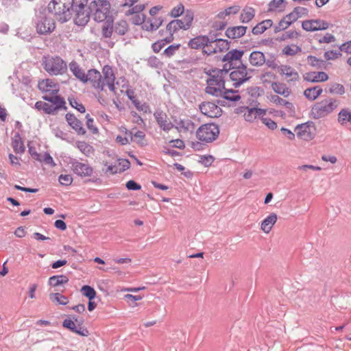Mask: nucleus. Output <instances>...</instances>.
Listing matches in <instances>:
<instances>
[{
    "label": "nucleus",
    "instance_id": "09e8293b",
    "mask_svg": "<svg viewBox=\"0 0 351 351\" xmlns=\"http://www.w3.org/2000/svg\"><path fill=\"white\" fill-rule=\"evenodd\" d=\"M328 92L334 95H343L345 93L344 86L339 83H331L328 86Z\"/></svg>",
    "mask_w": 351,
    "mask_h": 351
},
{
    "label": "nucleus",
    "instance_id": "c85d7f7f",
    "mask_svg": "<svg viewBox=\"0 0 351 351\" xmlns=\"http://www.w3.org/2000/svg\"><path fill=\"white\" fill-rule=\"evenodd\" d=\"M208 38L206 36H199L189 40L188 45L191 49H198L202 48L204 51V47L206 46Z\"/></svg>",
    "mask_w": 351,
    "mask_h": 351
},
{
    "label": "nucleus",
    "instance_id": "473e14b6",
    "mask_svg": "<svg viewBox=\"0 0 351 351\" xmlns=\"http://www.w3.org/2000/svg\"><path fill=\"white\" fill-rule=\"evenodd\" d=\"M244 51L243 50L232 49L226 53V54L223 57L222 60L223 62H228V63L241 60Z\"/></svg>",
    "mask_w": 351,
    "mask_h": 351
},
{
    "label": "nucleus",
    "instance_id": "9b49d317",
    "mask_svg": "<svg viewBox=\"0 0 351 351\" xmlns=\"http://www.w3.org/2000/svg\"><path fill=\"white\" fill-rule=\"evenodd\" d=\"M102 73L104 75V77H102L103 80L105 84V86L106 85L108 88L109 93H108L110 96L111 100L112 95L116 94V88L114 85L115 75L112 67L108 65H106L104 66L102 69Z\"/></svg>",
    "mask_w": 351,
    "mask_h": 351
},
{
    "label": "nucleus",
    "instance_id": "39448f33",
    "mask_svg": "<svg viewBox=\"0 0 351 351\" xmlns=\"http://www.w3.org/2000/svg\"><path fill=\"white\" fill-rule=\"evenodd\" d=\"M193 21V13L190 10H186L182 19H176L171 21L167 25V30L169 32V36L166 40L167 42L173 40V34L179 29H189Z\"/></svg>",
    "mask_w": 351,
    "mask_h": 351
},
{
    "label": "nucleus",
    "instance_id": "603ef678",
    "mask_svg": "<svg viewBox=\"0 0 351 351\" xmlns=\"http://www.w3.org/2000/svg\"><path fill=\"white\" fill-rule=\"evenodd\" d=\"M81 293L84 296L88 298L89 300H93L97 294L95 290L88 285L83 286L81 288Z\"/></svg>",
    "mask_w": 351,
    "mask_h": 351
},
{
    "label": "nucleus",
    "instance_id": "5701e85b",
    "mask_svg": "<svg viewBox=\"0 0 351 351\" xmlns=\"http://www.w3.org/2000/svg\"><path fill=\"white\" fill-rule=\"evenodd\" d=\"M280 75L285 76L287 81L295 82L299 80V74L293 67L288 65H281L279 68Z\"/></svg>",
    "mask_w": 351,
    "mask_h": 351
},
{
    "label": "nucleus",
    "instance_id": "f3484780",
    "mask_svg": "<svg viewBox=\"0 0 351 351\" xmlns=\"http://www.w3.org/2000/svg\"><path fill=\"white\" fill-rule=\"evenodd\" d=\"M56 27L54 20L49 17L42 18L36 25L38 34H46L52 32Z\"/></svg>",
    "mask_w": 351,
    "mask_h": 351
},
{
    "label": "nucleus",
    "instance_id": "2f4dec72",
    "mask_svg": "<svg viewBox=\"0 0 351 351\" xmlns=\"http://www.w3.org/2000/svg\"><path fill=\"white\" fill-rule=\"evenodd\" d=\"M322 93L323 89L320 86H316L305 89L304 91V95L307 99L310 101H315L322 95Z\"/></svg>",
    "mask_w": 351,
    "mask_h": 351
},
{
    "label": "nucleus",
    "instance_id": "412c9836",
    "mask_svg": "<svg viewBox=\"0 0 351 351\" xmlns=\"http://www.w3.org/2000/svg\"><path fill=\"white\" fill-rule=\"evenodd\" d=\"M62 326L82 337H88L90 335L87 328L84 327L77 328L75 322L71 319H65L62 322Z\"/></svg>",
    "mask_w": 351,
    "mask_h": 351
},
{
    "label": "nucleus",
    "instance_id": "393cba45",
    "mask_svg": "<svg viewBox=\"0 0 351 351\" xmlns=\"http://www.w3.org/2000/svg\"><path fill=\"white\" fill-rule=\"evenodd\" d=\"M162 23V19L161 17H154L152 16L149 18L147 20H145L144 24L142 27L143 29L148 32H153L156 30L160 27Z\"/></svg>",
    "mask_w": 351,
    "mask_h": 351
},
{
    "label": "nucleus",
    "instance_id": "4468645a",
    "mask_svg": "<svg viewBox=\"0 0 351 351\" xmlns=\"http://www.w3.org/2000/svg\"><path fill=\"white\" fill-rule=\"evenodd\" d=\"M330 26V24L322 19L306 20L302 22V28L307 32H315L319 30H326Z\"/></svg>",
    "mask_w": 351,
    "mask_h": 351
},
{
    "label": "nucleus",
    "instance_id": "0eeeda50",
    "mask_svg": "<svg viewBox=\"0 0 351 351\" xmlns=\"http://www.w3.org/2000/svg\"><path fill=\"white\" fill-rule=\"evenodd\" d=\"M43 65L45 70L50 75H62L67 70L66 63L60 57L45 56Z\"/></svg>",
    "mask_w": 351,
    "mask_h": 351
},
{
    "label": "nucleus",
    "instance_id": "e2e57ef3",
    "mask_svg": "<svg viewBox=\"0 0 351 351\" xmlns=\"http://www.w3.org/2000/svg\"><path fill=\"white\" fill-rule=\"evenodd\" d=\"M270 101L273 102L274 104L279 106H291V104L287 101L286 100L280 98L278 95H271L270 97Z\"/></svg>",
    "mask_w": 351,
    "mask_h": 351
},
{
    "label": "nucleus",
    "instance_id": "c03bdc74",
    "mask_svg": "<svg viewBox=\"0 0 351 351\" xmlns=\"http://www.w3.org/2000/svg\"><path fill=\"white\" fill-rule=\"evenodd\" d=\"M49 299L53 303L56 304L66 305L69 303L68 298L59 293H51Z\"/></svg>",
    "mask_w": 351,
    "mask_h": 351
},
{
    "label": "nucleus",
    "instance_id": "58836bf2",
    "mask_svg": "<svg viewBox=\"0 0 351 351\" xmlns=\"http://www.w3.org/2000/svg\"><path fill=\"white\" fill-rule=\"evenodd\" d=\"M271 88L275 93L284 97H287L290 94V90L289 88H287V86L282 83L274 82L271 84Z\"/></svg>",
    "mask_w": 351,
    "mask_h": 351
},
{
    "label": "nucleus",
    "instance_id": "de8ad7c7",
    "mask_svg": "<svg viewBox=\"0 0 351 351\" xmlns=\"http://www.w3.org/2000/svg\"><path fill=\"white\" fill-rule=\"evenodd\" d=\"M45 100L49 101L52 103L54 107H56V109L61 108L64 104V101L60 96L53 95L51 96H43V97Z\"/></svg>",
    "mask_w": 351,
    "mask_h": 351
},
{
    "label": "nucleus",
    "instance_id": "37998d69",
    "mask_svg": "<svg viewBox=\"0 0 351 351\" xmlns=\"http://www.w3.org/2000/svg\"><path fill=\"white\" fill-rule=\"evenodd\" d=\"M76 146L79 150L86 156H90L94 152L93 147L85 141H77Z\"/></svg>",
    "mask_w": 351,
    "mask_h": 351
},
{
    "label": "nucleus",
    "instance_id": "79ce46f5",
    "mask_svg": "<svg viewBox=\"0 0 351 351\" xmlns=\"http://www.w3.org/2000/svg\"><path fill=\"white\" fill-rule=\"evenodd\" d=\"M35 108L38 110H43L47 114H51L56 110V107H54L53 105L43 101H37L35 104Z\"/></svg>",
    "mask_w": 351,
    "mask_h": 351
},
{
    "label": "nucleus",
    "instance_id": "3c124183",
    "mask_svg": "<svg viewBox=\"0 0 351 351\" xmlns=\"http://www.w3.org/2000/svg\"><path fill=\"white\" fill-rule=\"evenodd\" d=\"M301 51V48L296 45H286L282 49L283 54L286 56H295Z\"/></svg>",
    "mask_w": 351,
    "mask_h": 351
},
{
    "label": "nucleus",
    "instance_id": "338daca9",
    "mask_svg": "<svg viewBox=\"0 0 351 351\" xmlns=\"http://www.w3.org/2000/svg\"><path fill=\"white\" fill-rule=\"evenodd\" d=\"M117 165L118 166L119 173L123 172L130 167V162L127 159H119L118 164Z\"/></svg>",
    "mask_w": 351,
    "mask_h": 351
},
{
    "label": "nucleus",
    "instance_id": "dca6fc26",
    "mask_svg": "<svg viewBox=\"0 0 351 351\" xmlns=\"http://www.w3.org/2000/svg\"><path fill=\"white\" fill-rule=\"evenodd\" d=\"M200 111L208 117H218L221 114V109L212 102H204L199 106Z\"/></svg>",
    "mask_w": 351,
    "mask_h": 351
},
{
    "label": "nucleus",
    "instance_id": "f8f14e48",
    "mask_svg": "<svg viewBox=\"0 0 351 351\" xmlns=\"http://www.w3.org/2000/svg\"><path fill=\"white\" fill-rule=\"evenodd\" d=\"M239 112L243 114L245 121L252 123L254 122L258 117L261 118V116H265L267 110L258 108L241 107L239 109Z\"/></svg>",
    "mask_w": 351,
    "mask_h": 351
},
{
    "label": "nucleus",
    "instance_id": "ddd939ff",
    "mask_svg": "<svg viewBox=\"0 0 351 351\" xmlns=\"http://www.w3.org/2000/svg\"><path fill=\"white\" fill-rule=\"evenodd\" d=\"M230 78L233 82L234 86H239L250 77H247V67L244 65L237 67L230 73Z\"/></svg>",
    "mask_w": 351,
    "mask_h": 351
},
{
    "label": "nucleus",
    "instance_id": "9d476101",
    "mask_svg": "<svg viewBox=\"0 0 351 351\" xmlns=\"http://www.w3.org/2000/svg\"><path fill=\"white\" fill-rule=\"evenodd\" d=\"M71 169L81 178L90 177L93 174V168L88 163L75 160L71 162Z\"/></svg>",
    "mask_w": 351,
    "mask_h": 351
},
{
    "label": "nucleus",
    "instance_id": "423d86ee",
    "mask_svg": "<svg viewBox=\"0 0 351 351\" xmlns=\"http://www.w3.org/2000/svg\"><path fill=\"white\" fill-rule=\"evenodd\" d=\"M69 0H52L48 4V10L53 13L57 19L64 22L71 18Z\"/></svg>",
    "mask_w": 351,
    "mask_h": 351
},
{
    "label": "nucleus",
    "instance_id": "0e129e2a",
    "mask_svg": "<svg viewBox=\"0 0 351 351\" xmlns=\"http://www.w3.org/2000/svg\"><path fill=\"white\" fill-rule=\"evenodd\" d=\"M132 22L135 25H143L145 21V16L141 12L132 15Z\"/></svg>",
    "mask_w": 351,
    "mask_h": 351
},
{
    "label": "nucleus",
    "instance_id": "a878e982",
    "mask_svg": "<svg viewBox=\"0 0 351 351\" xmlns=\"http://www.w3.org/2000/svg\"><path fill=\"white\" fill-rule=\"evenodd\" d=\"M66 119L69 125L72 127L79 134H84L86 131L82 127V123L73 114H66Z\"/></svg>",
    "mask_w": 351,
    "mask_h": 351
},
{
    "label": "nucleus",
    "instance_id": "c9c22d12",
    "mask_svg": "<svg viewBox=\"0 0 351 351\" xmlns=\"http://www.w3.org/2000/svg\"><path fill=\"white\" fill-rule=\"evenodd\" d=\"M273 25V22L270 19L265 20L258 25H256L252 29V33L254 34H263L265 30L271 27Z\"/></svg>",
    "mask_w": 351,
    "mask_h": 351
},
{
    "label": "nucleus",
    "instance_id": "c756f323",
    "mask_svg": "<svg viewBox=\"0 0 351 351\" xmlns=\"http://www.w3.org/2000/svg\"><path fill=\"white\" fill-rule=\"evenodd\" d=\"M249 61L252 66H260L264 64L265 57L263 53L255 51L250 55Z\"/></svg>",
    "mask_w": 351,
    "mask_h": 351
},
{
    "label": "nucleus",
    "instance_id": "e433bc0d",
    "mask_svg": "<svg viewBox=\"0 0 351 351\" xmlns=\"http://www.w3.org/2000/svg\"><path fill=\"white\" fill-rule=\"evenodd\" d=\"M71 71L73 75L78 78L80 81L86 82L85 78L86 73L77 65L75 62H71L69 64Z\"/></svg>",
    "mask_w": 351,
    "mask_h": 351
},
{
    "label": "nucleus",
    "instance_id": "49530a36",
    "mask_svg": "<svg viewBox=\"0 0 351 351\" xmlns=\"http://www.w3.org/2000/svg\"><path fill=\"white\" fill-rule=\"evenodd\" d=\"M104 168L102 171L106 174L113 175L119 173L118 166L117 164H112L107 160H104L102 162Z\"/></svg>",
    "mask_w": 351,
    "mask_h": 351
},
{
    "label": "nucleus",
    "instance_id": "a211bd4d",
    "mask_svg": "<svg viewBox=\"0 0 351 351\" xmlns=\"http://www.w3.org/2000/svg\"><path fill=\"white\" fill-rule=\"evenodd\" d=\"M278 219L276 213H269L260 223V230L265 234H269L272 230Z\"/></svg>",
    "mask_w": 351,
    "mask_h": 351
},
{
    "label": "nucleus",
    "instance_id": "cd10ccee",
    "mask_svg": "<svg viewBox=\"0 0 351 351\" xmlns=\"http://www.w3.org/2000/svg\"><path fill=\"white\" fill-rule=\"evenodd\" d=\"M76 12L75 22L77 25H86L90 18L89 13L90 11H87L85 8L84 10L81 9H73Z\"/></svg>",
    "mask_w": 351,
    "mask_h": 351
},
{
    "label": "nucleus",
    "instance_id": "bf43d9fd",
    "mask_svg": "<svg viewBox=\"0 0 351 351\" xmlns=\"http://www.w3.org/2000/svg\"><path fill=\"white\" fill-rule=\"evenodd\" d=\"M262 123L265 125L269 130H274L277 128V123L269 117H261Z\"/></svg>",
    "mask_w": 351,
    "mask_h": 351
},
{
    "label": "nucleus",
    "instance_id": "6e6d98bb",
    "mask_svg": "<svg viewBox=\"0 0 351 351\" xmlns=\"http://www.w3.org/2000/svg\"><path fill=\"white\" fill-rule=\"evenodd\" d=\"M114 31L119 35H124L128 31L127 22L124 20L119 21L114 27Z\"/></svg>",
    "mask_w": 351,
    "mask_h": 351
},
{
    "label": "nucleus",
    "instance_id": "4c0bfd02",
    "mask_svg": "<svg viewBox=\"0 0 351 351\" xmlns=\"http://www.w3.org/2000/svg\"><path fill=\"white\" fill-rule=\"evenodd\" d=\"M106 20L101 26V33L104 37L110 38L114 31L113 21L110 19Z\"/></svg>",
    "mask_w": 351,
    "mask_h": 351
},
{
    "label": "nucleus",
    "instance_id": "4be33fe9",
    "mask_svg": "<svg viewBox=\"0 0 351 351\" xmlns=\"http://www.w3.org/2000/svg\"><path fill=\"white\" fill-rule=\"evenodd\" d=\"M154 117L159 127L164 131H169L173 128V124L168 119L166 113L162 111H158L154 113Z\"/></svg>",
    "mask_w": 351,
    "mask_h": 351
},
{
    "label": "nucleus",
    "instance_id": "1a4fd4ad",
    "mask_svg": "<svg viewBox=\"0 0 351 351\" xmlns=\"http://www.w3.org/2000/svg\"><path fill=\"white\" fill-rule=\"evenodd\" d=\"M315 130L316 128L313 122L298 125L295 129L298 138L305 141H310L314 138Z\"/></svg>",
    "mask_w": 351,
    "mask_h": 351
},
{
    "label": "nucleus",
    "instance_id": "69168bd1",
    "mask_svg": "<svg viewBox=\"0 0 351 351\" xmlns=\"http://www.w3.org/2000/svg\"><path fill=\"white\" fill-rule=\"evenodd\" d=\"M340 56V50H330L324 53V58L327 60H335L338 58Z\"/></svg>",
    "mask_w": 351,
    "mask_h": 351
},
{
    "label": "nucleus",
    "instance_id": "6ab92c4d",
    "mask_svg": "<svg viewBox=\"0 0 351 351\" xmlns=\"http://www.w3.org/2000/svg\"><path fill=\"white\" fill-rule=\"evenodd\" d=\"M138 0H125L122 7L128 8V10L125 11L126 16H132L140 13L145 9V5L138 3Z\"/></svg>",
    "mask_w": 351,
    "mask_h": 351
},
{
    "label": "nucleus",
    "instance_id": "b1692460",
    "mask_svg": "<svg viewBox=\"0 0 351 351\" xmlns=\"http://www.w3.org/2000/svg\"><path fill=\"white\" fill-rule=\"evenodd\" d=\"M304 80L311 82H322L328 80V75L324 71L308 72L304 75Z\"/></svg>",
    "mask_w": 351,
    "mask_h": 351
},
{
    "label": "nucleus",
    "instance_id": "ea45409f",
    "mask_svg": "<svg viewBox=\"0 0 351 351\" xmlns=\"http://www.w3.org/2000/svg\"><path fill=\"white\" fill-rule=\"evenodd\" d=\"M255 15V10L251 7H245L240 15V20L242 23H248L252 20Z\"/></svg>",
    "mask_w": 351,
    "mask_h": 351
},
{
    "label": "nucleus",
    "instance_id": "5fc2aeb1",
    "mask_svg": "<svg viewBox=\"0 0 351 351\" xmlns=\"http://www.w3.org/2000/svg\"><path fill=\"white\" fill-rule=\"evenodd\" d=\"M223 98L230 101H237L240 99L241 97L236 92L232 90H227L224 88L223 91L222 93V95H221Z\"/></svg>",
    "mask_w": 351,
    "mask_h": 351
},
{
    "label": "nucleus",
    "instance_id": "72a5a7b5",
    "mask_svg": "<svg viewBox=\"0 0 351 351\" xmlns=\"http://www.w3.org/2000/svg\"><path fill=\"white\" fill-rule=\"evenodd\" d=\"M338 122L341 125L351 124V110L342 109L338 114Z\"/></svg>",
    "mask_w": 351,
    "mask_h": 351
},
{
    "label": "nucleus",
    "instance_id": "13d9d810",
    "mask_svg": "<svg viewBox=\"0 0 351 351\" xmlns=\"http://www.w3.org/2000/svg\"><path fill=\"white\" fill-rule=\"evenodd\" d=\"M335 40L336 38L332 34L326 33L318 39V43L319 44H329L335 42Z\"/></svg>",
    "mask_w": 351,
    "mask_h": 351
},
{
    "label": "nucleus",
    "instance_id": "680f3d73",
    "mask_svg": "<svg viewBox=\"0 0 351 351\" xmlns=\"http://www.w3.org/2000/svg\"><path fill=\"white\" fill-rule=\"evenodd\" d=\"M28 148H29V153L32 156V157L38 161H41V155L39 154L37 152L36 148L34 147V141H30L28 143Z\"/></svg>",
    "mask_w": 351,
    "mask_h": 351
},
{
    "label": "nucleus",
    "instance_id": "774afa93",
    "mask_svg": "<svg viewBox=\"0 0 351 351\" xmlns=\"http://www.w3.org/2000/svg\"><path fill=\"white\" fill-rule=\"evenodd\" d=\"M219 53L226 51L229 49V43L226 40H215Z\"/></svg>",
    "mask_w": 351,
    "mask_h": 351
},
{
    "label": "nucleus",
    "instance_id": "20e7f679",
    "mask_svg": "<svg viewBox=\"0 0 351 351\" xmlns=\"http://www.w3.org/2000/svg\"><path fill=\"white\" fill-rule=\"evenodd\" d=\"M88 10L95 21L102 22L110 14V3L108 0H90Z\"/></svg>",
    "mask_w": 351,
    "mask_h": 351
},
{
    "label": "nucleus",
    "instance_id": "8fccbe9b",
    "mask_svg": "<svg viewBox=\"0 0 351 351\" xmlns=\"http://www.w3.org/2000/svg\"><path fill=\"white\" fill-rule=\"evenodd\" d=\"M219 53L217 46L215 40L210 41L208 39V42L205 47H204V53L207 55H212L214 53Z\"/></svg>",
    "mask_w": 351,
    "mask_h": 351
},
{
    "label": "nucleus",
    "instance_id": "4d7b16f0",
    "mask_svg": "<svg viewBox=\"0 0 351 351\" xmlns=\"http://www.w3.org/2000/svg\"><path fill=\"white\" fill-rule=\"evenodd\" d=\"M184 12H185L184 5L181 3H179L171 9L169 14L171 17L177 18L181 16Z\"/></svg>",
    "mask_w": 351,
    "mask_h": 351
},
{
    "label": "nucleus",
    "instance_id": "052dcab7",
    "mask_svg": "<svg viewBox=\"0 0 351 351\" xmlns=\"http://www.w3.org/2000/svg\"><path fill=\"white\" fill-rule=\"evenodd\" d=\"M90 0H73L72 8L73 9H81L84 10L86 6L88 7Z\"/></svg>",
    "mask_w": 351,
    "mask_h": 351
},
{
    "label": "nucleus",
    "instance_id": "f03ea898",
    "mask_svg": "<svg viewBox=\"0 0 351 351\" xmlns=\"http://www.w3.org/2000/svg\"><path fill=\"white\" fill-rule=\"evenodd\" d=\"M86 82H90L97 90L98 101L103 106L108 105L110 101V96L105 89V84L100 72L96 69H90L86 75Z\"/></svg>",
    "mask_w": 351,
    "mask_h": 351
},
{
    "label": "nucleus",
    "instance_id": "aec40b11",
    "mask_svg": "<svg viewBox=\"0 0 351 351\" xmlns=\"http://www.w3.org/2000/svg\"><path fill=\"white\" fill-rule=\"evenodd\" d=\"M176 128L180 133H192L195 128L194 123L188 117L180 119L176 122Z\"/></svg>",
    "mask_w": 351,
    "mask_h": 351
},
{
    "label": "nucleus",
    "instance_id": "7c9ffc66",
    "mask_svg": "<svg viewBox=\"0 0 351 351\" xmlns=\"http://www.w3.org/2000/svg\"><path fill=\"white\" fill-rule=\"evenodd\" d=\"M287 2L285 0H272L268 5V12L280 13L285 10Z\"/></svg>",
    "mask_w": 351,
    "mask_h": 351
},
{
    "label": "nucleus",
    "instance_id": "6e6552de",
    "mask_svg": "<svg viewBox=\"0 0 351 351\" xmlns=\"http://www.w3.org/2000/svg\"><path fill=\"white\" fill-rule=\"evenodd\" d=\"M219 134V130L217 125L213 123L204 124L197 129L196 136L202 142L210 143L215 140Z\"/></svg>",
    "mask_w": 351,
    "mask_h": 351
},
{
    "label": "nucleus",
    "instance_id": "bb28decb",
    "mask_svg": "<svg viewBox=\"0 0 351 351\" xmlns=\"http://www.w3.org/2000/svg\"><path fill=\"white\" fill-rule=\"evenodd\" d=\"M246 27L244 26H236L229 27L226 31V35L232 39L239 38L245 35L246 32Z\"/></svg>",
    "mask_w": 351,
    "mask_h": 351
},
{
    "label": "nucleus",
    "instance_id": "f257e3e1",
    "mask_svg": "<svg viewBox=\"0 0 351 351\" xmlns=\"http://www.w3.org/2000/svg\"><path fill=\"white\" fill-rule=\"evenodd\" d=\"M228 69H212L207 73L209 78L207 80L206 92L214 96H221L224 89V77L228 74Z\"/></svg>",
    "mask_w": 351,
    "mask_h": 351
},
{
    "label": "nucleus",
    "instance_id": "a18cd8bd",
    "mask_svg": "<svg viewBox=\"0 0 351 351\" xmlns=\"http://www.w3.org/2000/svg\"><path fill=\"white\" fill-rule=\"evenodd\" d=\"M69 278L64 275L53 276L49 278V283L51 286L58 287L68 282Z\"/></svg>",
    "mask_w": 351,
    "mask_h": 351
},
{
    "label": "nucleus",
    "instance_id": "f704fd0d",
    "mask_svg": "<svg viewBox=\"0 0 351 351\" xmlns=\"http://www.w3.org/2000/svg\"><path fill=\"white\" fill-rule=\"evenodd\" d=\"M241 10V7L238 5H234L226 8L224 10L218 13L217 17L220 19H225L226 16L234 15Z\"/></svg>",
    "mask_w": 351,
    "mask_h": 351
},
{
    "label": "nucleus",
    "instance_id": "7ed1b4c3",
    "mask_svg": "<svg viewBox=\"0 0 351 351\" xmlns=\"http://www.w3.org/2000/svg\"><path fill=\"white\" fill-rule=\"evenodd\" d=\"M339 101L332 97L324 99L313 105L311 117L314 119L324 118L332 113L338 107Z\"/></svg>",
    "mask_w": 351,
    "mask_h": 351
},
{
    "label": "nucleus",
    "instance_id": "2eb2a0df",
    "mask_svg": "<svg viewBox=\"0 0 351 351\" xmlns=\"http://www.w3.org/2000/svg\"><path fill=\"white\" fill-rule=\"evenodd\" d=\"M38 88L41 92L46 93L47 96L56 95L59 91V85L51 79L40 81Z\"/></svg>",
    "mask_w": 351,
    "mask_h": 351
},
{
    "label": "nucleus",
    "instance_id": "864d4df0",
    "mask_svg": "<svg viewBox=\"0 0 351 351\" xmlns=\"http://www.w3.org/2000/svg\"><path fill=\"white\" fill-rule=\"evenodd\" d=\"M12 147L16 153H23L25 151V147L23 141L19 136H14L12 140Z\"/></svg>",
    "mask_w": 351,
    "mask_h": 351
},
{
    "label": "nucleus",
    "instance_id": "a19ab883",
    "mask_svg": "<svg viewBox=\"0 0 351 351\" xmlns=\"http://www.w3.org/2000/svg\"><path fill=\"white\" fill-rule=\"evenodd\" d=\"M125 134L128 135L131 141H134L141 146H143L145 144V133L142 131H137L134 134L133 136L130 132L128 133L127 131H125Z\"/></svg>",
    "mask_w": 351,
    "mask_h": 351
}]
</instances>
